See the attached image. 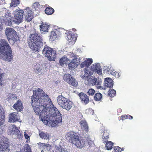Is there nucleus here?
I'll return each instance as SVG.
<instances>
[{
    "label": "nucleus",
    "instance_id": "nucleus-21",
    "mask_svg": "<svg viewBox=\"0 0 152 152\" xmlns=\"http://www.w3.org/2000/svg\"><path fill=\"white\" fill-rule=\"evenodd\" d=\"M105 72H106V74L113 75L115 72V71L113 68L111 67V65H110L105 66Z\"/></svg>",
    "mask_w": 152,
    "mask_h": 152
},
{
    "label": "nucleus",
    "instance_id": "nucleus-46",
    "mask_svg": "<svg viewBox=\"0 0 152 152\" xmlns=\"http://www.w3.org/2000/svg\"><path fill=\"white\" fill-rule=\"evenodd\" d=\"M36 71H37V73H39L41 72L42 71V69L41 68L39 67L37 69H36Z\"/></svg>",
    "mask_w": 152,
    "mask_h": 152
},
{
    "label": "nucleus",
    "instance_id": "nucleus-45",
    "mask_svg": "<svg viewBox=\"0 0 152 152\" xmlns=\"http://www.w3.org/2000/svg\"><path fill=\"white\" fill-rule=\"evenodd\" d=\"M121 73H120V72L118 73L115 72L114 75H115L116 77L119 78L121 75Z\"/></svg>",
    "mask_w": 152,
    "mask_h": 152
},
{
    "label": "nucleus",
    "instance_id": "nucleus-23",
    "mask_svg": "<svg viewBox=\"0 0 152 152\" xmlns=\"http://www.w3.org/2000/svg\"><path fill=\"white\" fill-rule=\"evenodd\" d=\"M113 80L110 77H107L105 78V86L110 88L113 86Z\"/></svg>",
    "mask_w": 152,
    "mask_h": 152
},
{
    "label": "nucleus",
    "instance_id": "nucleus-7",
    "mask_svg": "<svg viewBox=\"0 0 152 152\" xmlns=\"http://www.w3.org/2000/svg\"><path fill=\"white\" fill-rule=\"evenodd\" d=\"M80 136L79 133L71 131L67 133L66 137V139L70 142L75 144V142L79 139Z\"/></svg>",
    "mask_w": 152,
    "mask_h": 152
},
{
    "label": "nucleus",
    "instance_id": "nucleus-14",
    "mask_svg": "<svg viewBox=\"0 0 152 152\" xmlns=\"http://www.w3.org/2000/svg\"><path fill=\"white\" fill-rule=\"evenodd\" d=\"M13 107L17 111H21L23 109V105L20 99H18L13 106Z\"/></svg>",
    "mask_w": 152,
    "mask_h": 152
},
{
    "label": "nucleus",
    "instance_id": "nucleus-16",
    "mask_svg": "<svg viewBox=\"0 0 152 152\" xmlns=\"http://www.w3.org/2000/svg\"><path fill=\"white\" fill-rule=\"evenodd\" d=\"M89 82L90 84L92 85H97V87L98 88L100 89L102 87V86H100L101 84V82L99 81H97V79L96 78L92 77L89 78Z\"/></svg>",
    "mask_w": 152,
    "mask_h": 152
},
{
    "label": "nucleus",
    "instance_id": "nucleus-6",
    "mask_svg": "<svg viewBox=\"0 0 152 152\" xmlns=\"http://www.w3.org/2000/svg\"><path fill=\"white\" fill-rule=\"evenodd\" d=\"M24 12V11L20 8L16 9L14 12L13 21L15 23L19 24L22 22Z\"/></svg>",
    "mask_w": 152,
    "mask_h": 152
},
{
    "label": "nucleus",
    "instance_id": "nucleus-2",
    "mask_svg": "<svg viewBox=\"0 0 152 152\" xmlns=\"http://www.w3.org/2000/svg\"><path fill=\"white\" fill-rule=\"evenodd\" d=\"M43 39L41 35L37 32L31 34L28 42L29 48L34 52H39L43 46Z\"/></svg>",
    "mask_w": 152,
    "mask_h": 152
},
{
    "label": "nucleus",
    "instance_id": "nucleus-37",
    "mask_svg": "<svg viewBox=\"0 0 152 152\" xmlns=\"http://www.w3.org/2000/svg\"><path fill=\"white\" fill-rule=\"evenodd\" d=\"M15 152H20L17 151ZM21 152H31V150L30 146L28 144H26L24 147L23 150Z\"/></svg>",
    "mask_w": 152,
    "mask_h": 152
},
{
    "label": "nucleus",
    "instance_id": "nucleus-22",
    "mask_svg": "<svg viewBox=\"0 0 152 152\" xmlns=\"http://www.w3.org/2000/svg\"><path fill=\"white\" fill-rule=\"evenodd\" d=\"M77 60L76 58H74L69 64L68 66L70 69H74L77 66Z\"/></svg>",
    "mask_w": 152,
    "mask_h": 152
},
{
    "label": "nucleus",
    "instance_id": "nucleus-32",
    "mask_svg": "<svg viewBox=\"0 0 152 152\" xmlns=\"http://www.w3.org/2000/svg\"><path fill=\"white\" fill-rule=\"evenodd\" d=\"M57 31V30H56V31H51L50 36V39L53 40H54L57 38V36L56 32Z\"/></svg>",
    "mask_w": 152,
    "mask_h": 152
},
{
    "label": "nucleus",
    "instance_id": "nucleus-54",
    "mask_svg": "<svg viewBox=\"0 0 152 152\" xmlns=\"http://www.w3.org/2000/svg\"><path fill=\"white\" fill-rule=\"evenodd\" d=\"M41 152H43V150H42V151H41Z\"/></svg>",
    "mask_w": 152,
    "mask_h": 152
},
{
    "label": "nucleus",
    "instance_id": "nucleus-27",
    "mask_svg": "<svg viewBox=\"0 0 152 152\" xmlns=\"http://www.w3.org/2000/svg\"><path fill=\"white\" fill-rule=\"evenodd\" d=\"M45 12L48 15H51L53 14L54 10L52 8L49 7H46L45 10Z\"/></svg>",
    "mask_w": 152,
    "mask_h": 152
},
{
    "label": "nucleus",
    "instance_id": "nucleus-36",
    "mask_svg": "<svg viewBox=\"0 0 152 152\" xmlns=\"http://www.w3.org/2000/svg\"><path fill=\"white\" fill-rule=\"evenodd\" d=\"M73 78L72 76L69 74H65L63 77L64 80L68 83L70 81L71 79Z\"/></svg>",
    "mask_w": 152,
    "mask_h": 152
},
{
    "label": "nucleus",
    "instance_id": "nucleus-11",
    "mask_svg": "<svg viewBox=\"0 0 152 152\" xmlns=\"http://www.w3.org/2000/svg\"><path fill=\"white\" fill-rule=\"evenodd\" d=\"M20 117L18 115L17 112H15L11 113L9 115V121L13 122L19 121Z\"/></svg>",
    "mask_w": 152,
    "mask_h": 152
},
{
    "label": "nucleus",
    "instance_id": "nucleus-50",
    "mask_svg": "<svg viewBox=\"0 0 152 152\" xmlns=\"http://www.w3.org/2000/svg\"><path fill=\"white\" fill-rule=\"evenodd\" d=\"M44 145H43V146H46V147H47L48 146V144H43Z\"/></svg>",
    "mask_w": 152,
    "mask_h": 152
},
{
    "label": "nucleus",
    "instance_id": "nucleus-51",
    "mask_svg": "<svg viewBox=\"0 0 152 152\" xmlns=\"http://www.w3.org/2000/svg\"><path fill=\"white\" fill-rule=\"evenodd\" d=\"M108 138V136H107L106 137H105V139H107V138Z\"/></svg>",
    "mask_w": 152,
    "mask_h": 152
},
{
    "label": "nucleus",
    "instance_id": "nucleus-40",
    "mask_svg": "<svg viewBox=\"0 0 152 152\" xmlns=\"http://www.w3.org/2000/svg\"><path fill=\"white\" fill-rule=\"evenodd\" d=\"M33 7L35 10H38V9L40 7V4L39 3L36 2L33 4Z\"/></svg>",
    "mask_w": 152,
    "mask_h": 152
},
{
    "label": "nucleus",
    "instance_id": "nucleus-47",
    "mask_svg": "<svg viewBox=\"0 0 152 152\" xmlns=\"http://www.w3.org/2000/svg\"><path fill=\"white\" fill-rule=\"evenodd\" d=\"M66 38L68 39V40L71 39V34H69V35H68Z\"/></svg>",
    "mask_w": 152,
    "mask_h": 152
},
{
    "label": "nucleus",
    "instance_id": "nucleus-33",
    "mask_svg": "<svg viewBox=\"0 0 152 152\" xmlns=\"http://www.w3.org/2000/svg\"><path fill=\"white\" fill-rule=\"evenodd\" d=\"M69 60V59L67 58L65 56H63L59 60V63L61 65H64L66 63V61Z\"/></svg>",
    "mask_w": 152,
    "mask_h": 152
},
{
    "label": "nucleus",
    "instance_id": "nucleus-39",
    "mask_svg": "<svg viewBox=\"0 0 152 152\" xmlns=\"http://www.w3.org/2000/svg\"><path fill=\"white\" fill-rule=\"evenodd\" d=\"M56 150L58 152H68L65 149L63 148L60 145L58 146L56 148Z\"/></svg>",
    "mask_w": 152,
    "mask_h": 152
},
{
    "label": "nucleus",
    "instance_id": "nucleus-38",
    "mask_svg": "<svg viewBox=\"0 0 152 152\" xmlns=\"http://www.w3.org/2000/svg\"><path fill=\"white\" fill-rule=\"evenodd\" d=\"M40 137L43 139H47L49 137V135L47 133L41 132L39 134Z\"/></svg>",
    "mask_w": 152,
    "mask_h": 152
},
{
    "label": "nucleus",
    "instance_id": "nucleus-42",
    "mask_svg": "<svg viewBox=\"0 0 152 152\" xmlns=\"http://www.w3.org/2000/svg\"><path fill=\"white\" fill-rule=\"evenodd\" d=\"M123 148H121L119 147H114V151L115 152H121V151L124 150Z\"/></svg>",
    "mask_w": 152,
    "mask_h": 152
},
{
    "label": "nucleus",
    "instance_id": "nucleus-10",
    "mask_svg": "<svg viewBox=\"0 0 152 152\" xmlns=\"http://www.w3.org/2000/svg\"><path fill=\"white\" fill-rule=\"evenodd\" d=\"M25 15H26L25 19L28 22L31 21L33 18V12L31 9L27 7L24 10Z\"/></svg>",
    "mask_w": 152,
    "mask_h": 152
},
{
    "label": "nucleus",
    "instance_id": "nucleus-44",
    "mask_svg": "<svg viewBox=\"0 0 152 152\" xmlns=\"http://www.w3.org/2000/svg\"><path fill=\"white\" fill-rule=\"evenodd\" d=\"M95 92V91L94 89L91 88L89 89L88 93L89 95L93 96Z\"/></svg>",
    "mask_w": 152,
    "mask_h": 152
},
{
    "label": "nucleus",
    "instance_id": "nucleus-41",
    "mask_svg": "<svg viewBox=\"0 0 152 152\" xmlns=\"http://www.w3.org/2000/svg\"><path fill=\"white\" fill-rule=\"evenodd\" d=\"M123 117H125V119L129 118V119H132L133 118V117L132 116L130 115H122L121 117V119L123 120H124Z\"/></svg>",
    "mask_w": 152,
    "mask_h": 152
},
{
    "label": "nucleus",
    "instance_id": "nucleus-12",
    "mask_svg": "<svg viewBox=\"0 0 152 152\" xmlns=\"http://www.w3.org/2000/svg\"><path fill=\"white\" fill-rule=\"evenodd\" d=\"M86 139L85 138L81 137L79 138L74 144L77 148H81L85 145Z\"/></svg>",
    "mask_w": 152,
    "mask_h": 152
},
{
    "label": "nucleus",
    "instance_id": "nucleus-18",
    "mask_svg": "<svg viewBox=\"0 0 152 152\" xmlns=\"http://www.w3.org/2000/svg\"><path fill=\"white\" fill-rule=\"evenodd\" d=\"M12 128L10 129V134H16L19 135L20 134V131L16 125H13L11 126Z\"/></svg>",
    "mask_w": 152,
    "mask_h": 152
},
{
    "label": "nucleus",
    "instance_id": "nucleus-8",
    "mask_svg": "<svg viewBox=\"0 0 152 152\" xmlns=\"http://www.w3.org/2000/svg\"><path fill=\"white\" fill-rule=\"evenodd\" d=\"M8 139L3 136L0 138V152H8L10 151Z\"/></svg>",
    "mask_w": 152,
    "mask_h": 152
},
{
    "label": "nucleus",
    "instance_id": "nucleus-25",
    "mask_svg": "<svg viewBox=\"0 0 152 152\" xmlns=\"http://www.w3.org/2000/svg\"><path fill=\"white\" fill-rule=\"evenodd\" d=\"M72 105L73 103L68 99V101L66 103L64 106H63L62 108L69 111L72 107Z\"/></svg>",
    "mask_w": 152,
    "mask_h": 152
},
{
    "label": "nucleus",
    "instance_id": "nucleus-53",
    "mask_svg": "<svg viewBox=\"0 0 152 152\" xmlns=\"http://www.w3.org/2000/svg\"><path fill=\"white\" fill-rule=\"evenodd\" d=\"M123 118L124 119V120L126 119L125 118V117H123Z\"/></svg>",
    "mask_w": 152,
    "mask_h": 152
},
{
    "label": "nucleus",
    "instance_id": "nucleus-5",
    "mask_svg": "<svg viewBox=\"0 0 152 152\" xmlns=\"http://www.w3.org/2000/svg\"><path fill=\"white\" fill-rule=\"evenodd\" d=\"M42 53L49 61L55 60L56 58V51L47 45L44 46Z\"/></svg>",
    "mask_w": 152,
    "mask_h": 152
},
{
    "label": "nucleus",
    "instance_id": "nucleus-28",
    "mask_svg": "<svg viewBox=\"0 0 152 152\" xmlns=\"http://www.w3.org/2000/svg\"><path fill=\"white\" fill-rule=\"evenodd\" d=\"M8 97L7 100L8 101H10L11 100H13L15 99H17V96L15 94H9L7 96Z\"/></svg>",
    "mask_w": 152,
    "mask_h": 152
},
{
    "label": "nucleus",
    "instance_id": "nucleus-15",
    "mask_svg": "<svg viewBox=\"0 0 152 152\" xmlns=\"http://www.w3.org/2000/svg\"><path fill=\"white\" fill-rule=\"evenodd\" d=\"M81 101L84 103L85 104H88L89 101L88 96L86 94L83 92H81L78 94Z\"/></svg>",
    "mask_w": 152,
    "mask_h": 152
},
{
    "label": "nucleus",
    "instance_id": "nucleus-3",
    "mask_svg": "<svg viewBox=\"0 0 152 152\" xmlns=\"http://www.w3.org/2000/svg\"><path fill=\"white\" fill-rule=\"evenodd\" d=\"M5 34L11 44H14L17 41L18 37L17 32L13 28L7 27L6 29Z\"/></svg>",
    "mask_w": 152,
    "mask_h": 152
},
{
    "label": "nucleus",
    "instance_id": "nucleus-52",
    "mask_svg": "<svg viewBox=\"0 0 152 152\" xmlns=\"http://www.w3.org/2000/svg\"><path fill=\"white\" fill-rule=\"evenodd\" d=\"M110 101H112V98H110Z\"/></svg>",
    "mask_w": 152,
    "mask_h": 152
},
{
    "label": "nucleus",
    "instance_id": "nucleus-30",
    "mask_svg": "<svg viewBox=\"0 0 152 152\" xmlns=\"http://www.w3.org/2000/svg\"><path fill=\"white\" fill-rule=\"evenodd\" d=\"M108 95L111 97H114L116 95V91L113 89H110L108 91Z\"/></svg>",
    "mask_w": 152,
    "mask_h": 152
},
{
    "label": "nucleus",
    "instance_id": "nucleus-20",
    "mask_svg": "<svg viewBox=\"0 0 152 152\" xmlns=\"http://www.w3.org/2000/svg\"><path fill=\"white\" fill-rule=\"evenodd\" d=\"M93 61L91 58L87 59L84 62H82L80 64V66L81 68L86 67H88L91 64Z\"/></svg>",
    "mask_w": 152,
    "mask_h": 152
},
{
    "label": "nucleus",
    "instance_id": "nucleus-17",
    "mask_svg": "<svg viewBox=\"0 0 152 152\" xmlns=\"http://www.w3.org/2000/svg\"><path fill=\"white\" fill-rule=\"evenodd\" d=\"M91 69L94 72H96L99 75L102 74V70L99 64H94L92 66Z\"/></svg>",
    "mask_w": 152,
    "mask_h": 152
},
{
    "label": "nucleus",
    "instance_id": "nucleus-48",
    "mask_svg": "<svg viewBox=\"0 0 152 152\" xmlns=\"http://www.w3.org/2000/svg\"><path fill=\"white\" fill-rule=\"evenodd\" d=\"M25 138L26 139H28L29 138V136L27 134H24Z\"/></svg>",
    "mask_w": 152,
    "mask_h": 152
},
{
    "label": "nucleus",
    "instance_id": "nucleus-55",
    "mask_svg": "<svg viewBox=\"0 0 152 152\" xmlns=\"http://www.w3.org/2000/svg\"><path fill=\"white\" fill-rule=\"evenodd\" d=\"M1 3H0V5H1Z\"/></svg>",
    "mask_w": 152,
    "mask_h": 152
},
{
    "label": "nucleus",
    "instance_id": "nucleus-13",
    "mask_svg": "<svg viewBox=\"0 0 152 152\" xmlns=\"http://www.w3.org/2000/svg\"><path fill=\"white\" fill-rule=\"evenodd\" d=\"M57 100L59 105L62 108L64 106L68 100V99L62 95L58 96L57 98Z\"/></svg>",
    "mask_w": 152,
    "mask_h": 152
},
{
    "label": "nucleus",
    "instance_id": "nucleus-34",
    "mask_svg": "<svg viewBox=\"0 0 152 152\" xmlns=\"http://www.w3.org/2000/svg\"><path fill=\"white\" fill-rule=\"evenodd\" d=\"M106 147L107 149L108 150H110L112 148L113 145V143L110 141H107L106 142Z\"/></svg>",
    "mask_w": 152,
    "mask_h": 152
},
{
    "label": "nucleus",
    "instance_id": "nucleus-4",
    "mask_svg": "<svg viewBox=\"0 0 152 152\" xmlns=\"http://www.w3.org/2000/svg\"><path fill=\"white\" fill-rule=\"evenodd\" d=\"M0 18L5 24L10 25L12 24V15L10 11L6 8H2L0 13Z\"/></svg>",
    "mask_w": 152,
    "mask_h": 152
},
{
    "label": "nucleus",
    "instance_id": "nucleus-9",
    "mask_svg": "<svg viewBox=\"0 0 152 152\" xmlns=\"http://www.w3.org/2000/svg\"><path fill=\"white\" fill-rule=\"evenodd\" d=\"M5 116L4 112L0 109V134H3L6 126L4 124Z\"/></svg>",
    "mask_w": 152,
    "mask_h": 152
},
{
    "label": "nucleus",
    "instance_id": "nucleus-31",
    "mask_svg": "<svg viewBox=\"0 0 152 152\" xmlns=\"http://www.w3.org/2000/svg\"><path fill=\"white\" fill-rule=\"evenodd\" d=\"M20 0H12L10 4V6L11 7H16L20 3Z\"/></svg>",
    "mask_w": 152,
    "mask_h": 152
},
{
    "label": "nucleus",
    "instance_id": "nucleus-43",
    "mask_svg": "<svg viewBox=\"0 0 152 152\" xmlns=\"http://www.w3.org/2000/svg\"><path fill=\"white\" fill-rule=\"evenodd\" d=\"M3 74L1 72V69H0V86H1L3 85L4 80L3 77Z\"/></svg>",
    "mask_w": 152,
    "mask_h": 152
},
{
    "label": "nucleus",
    "instance_id": "nucleus-24",
    "mask_svg": "<svg viewBox=\"0 0 152 152\" xmlns=\"http://www.w3.org/2000/svg\"><path fill=\"white\" fill-rule=\"evenodd\" d=\"M80 126L82 129L85 131L88 132V124L85 120H82L80 121Z\"/></svg>",
    "mask_w": 152,
    "mask_h": 152
},
{
    "label": "nucleus",
    "instance_id": "nucleus-49",
    "mask_svg": "<svg viewBox=\"0 0 152 152\" xmlns=\"http://www.w3.org/2000/svg\"><path fill=\"white\" fill-rule=\"evenodd\" d=\"M3 29L2 24L0 22V30H2Z\"/></svg>",
    "mask_w": 152,
    "mask_h": 152
},
{
    "label": "nucleus",
    "instance_id": "nucleus-1",
    "mask_svg": "<svg viewBox=\"0 0 152 152\" xmlns=\"http://www.w3.org/2000/svg\"><path fill=\"white\" fill-rule=\"evenodd\" d=\"M31 103L35 113L46 124L50 123L55 127L62 121V117L52 103L48 96L39 91H33Z\"/></svg>",
    "mask_w": 152,
    "mask_h": 152
},
{
    "label": "nucleus",
    "instance_id": "nucleus-19",
    "mask_svg": "<svg viewBox=\"0 0 152 152\" xmlns=\"http://www.w3.org/2000/svg\"><path fill=\"white\" fill-rule=\"evenodd\" d=\"M50 26L45 23H42L39 26L40 30L42 33L48 32Z\"/></svg>",
    "mask_w": 152,
    "mask_h": 152
},
{
    "label": "nucleus",
    "instance_id": "nucleus-35",
    "mask_svg": "<svg viewBox=\"0 0 152 152\" xmlns=\"http://www.w3.org/2000/svg\"><path fill=\"white\" fill-rule=\"evenodd\" d=\"M102 95L99 93H96L94 96V100L96 101H99L102 98Z\"/></svg>",
    "mask_w": 152,
    "mask_h": 152
},
{
    "label": "nucleus",
    "instance_id": "nucleus-29",
    "mask_svg": "<svg viewBox=\"0 0 152 152\" xmlns=\"http://www.w3.org/2000/svg\"><path fill=\"white\" fill-rule=\"evenodd\" d=\"M68 83L74 87H76L78 85L77 81L73 77L71 79L70 81Z\"/></svg>",
    "mask_w": 152,
    "mask_h": 152
},
{
    "label": "nucleus",
    "instance_id": "nucleus-26",
    "mask_svg": "<svg viewBox=\"0 0 152 152\" xmlns=\"http://www.w3.org/2000/svg\"><path fill=\"white\" fill-rule=\"evenodd\" d=\"M84 72L85 73L84 75L83 76V78L84 77L88 78L89 76H91L93 74V73L91 71L86 68L84 69Z\"/></svg>",
    "mask_w": 152,
    "mask_h": 152
}]
</instances>
